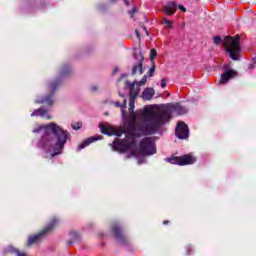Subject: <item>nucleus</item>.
I'll list each match as a JSON object with an SVG mask.
<instances>
[{
    "label": "nucleus",
    "instance_id": "f257e3e1",
    "mask_svg": "<svg viewBox=\"0 0 256 256\" xmlns=\"http://www.w3.org/2000/svg\"><path fill=\"white\" fill-rule=\"evenodd\" d=\"M140 117L146 121L145 124H136L126 133V139L141 137L142 135H157L161 131L163 125L171 119V111L168 109L153 111V108L146 106L141 112Z\"/></svg>",
    "mask_w": 256,
    "mask_h": 256
},
{
    "label": "nucleus",
    "instance_id": "f03ea898",
    "mask_svg": "<svg viewBox=\"0 0 256 256\" xmlns=\"http://www.w3.org/2000/svg\"><path fill=\"white\" fill-rule=\"evenodd\" d=\"M39 130L44 131L40 139V145H43V147H52L53 141H56L54 153H52L51 156L55 157V155H61L63 149H65L67 139H71V134L53 122L40 126Z\"/></svg>",
    "mask_w": 256,
    "mask_h": 256
},
{
    "label": "nucleus",
    "instance_id": "7ed1b4c3",
    "mask_svg": "<svg viewBox=\"0 0 256 256\" xmlns=\"http://www.w3.org/2000/svg\"><path fill=\"white\" fill-rule=\"evenodd\" d=\"M241 37L239 35L233 36H226L223 40L220 36L214 37V45H223L224 51L228 53L230 59L232 61H239L241 59V44L239 40Z\"/></svg>",
    "mask_w": 256,
    "mask_h": 256
},
{
    "label": "nucleus",
    "instance_id": "20e7f679",
    "mask_svg": "<svg viewBox=\"0 0 256 256\" xmlns=\"http://www.w3.org/2000/svg\"><path fill=\"white\" fill-rule=\"evenodd\" d=\"M69 73H71V68L67 64H64L60 71V78H57L56 80H53L48 84L49 94L36 99L35 102L38 105H47L48 107H51L53 103H55V99L53 98V96L55 95V91H57V89H59V86L61 85V79H63V77H67Z\"/></svg>",
    "mask_w": 256,
    "mask_h": 256
},
{
    "label": "nucleus",
    "instance_id": "39448f33",
    "mask_svg": "<svg viewBox=\"0 0 256 256\" xmlns=\"http://www.w3.org/2000/svg\"><path fill=\"white\" fill-rule=\"evenodd\" d=\"M135 147H137V142L134 139H118L113 141V150L118 151V153H127V151H130L131 155L133 157H137V150H135Z\"/></svg>",
    "mask_w": 256,
    "mask_h": 256
},
{
    "label": "nucleus",
    "instance_id": "423d86ee",
    "mask_svg": "<svg viewBox=\"0 0 256 256\" xmlns=\"http://www.w3.org/2000/svg\"><path fill=\"white\" fill-rule=\"evenodd\" d=\"M59 225V219L53 218L50 220L49 224L45 226L38 234L31 235L28 237L26 247H33V245H37L47 233H51Z\"/></svg>",
    "mask_w": 256,
    "mask_h": 256
},
{
    "label": "nucleus",
    "instance_id": "0eeeda50",
    "mask_svg": "<svg viewBox=\"0 0 256 256\" xmlns=\"http://www.w3.org/2000/svg\"><path fill=\"white\" fill-rule=\"evenodd\" d=\"M140 153L142 155H155L157 148L152 137L143 138L139 144Z\"/></svg>",
    "mask_w": 256,
    "mask_h": 256
},
{
    "label": "nucleus",
    "instance_id": "6e6552de",
    "mask_svg": "<svg viewBox=\"0 0 256 256\" xmlns=\"http://www.w3.org/2000/svg\"><path fill=\"white\" fill-rule=\"evenodd\" d=\"M166 161L168 163H171L172 165H180V167H183L185 165H193V163H195L197 159L193 157L191 154H186L180 157L172 156L166 158Z\"/></svg>",
    "mask_w": 256,
    "mask_h": 256
},
{
    "label": "nucleus",
    "instance_id": "1a4fd4ad",
    "mask_svg": "<svg viewBox=\"0 0 256 256\" xmlns=\"http://www.w3.org/2000/svg\"><path fill=\"white\" fill-rule=\"evenodd\" d=\"M111 231L116 239V241L120 245H129V238H127V235L123 231V228L119 226V224L114 223L111 226Z\"/></svg>",
    "mask_w": 256,
    "mask_h": 256
},
{
    "label": "nucleus",
    "instance_id": "9d476101",
    "mask_svg": "<svg viewBox=\"0 0 256 256\" xmlns=\"http://www.w3.org/2000/svg\"><path fill=\"white\" fill-rule=\"evenodd\" d=\"M134 59L138 60L132 67L131 75H137V72L140 75L145 73V69H143V61H145V57H143V53L139 52V54L134 53Z\"/></svg>",
    "mask_w": 256,
    "mask_h": 256
},
{
    "label": "nucleus",
    "instance_id": "9b49d317",
    "mask_svg": "<svg viewBox=\"0 0 256 256\" xmlns=\"http://www.w3.org/2000/svg\"><path fill=\"white\" fill-rule=\"evenodd\" d=\"M175 135L178 139H189V126L185 122H178L176 125Z\"/></svg>",
    "mask_w": 256,
    "mask_h": 256
},
{
    "label": "nucleus",
    "instance_id": "f8f14e48",
    "mask_svg": "<svg viewBox=\"0 0 256 256\" xmlns=\"http://www.w3.org/2000/svg\"><path fill=\"white\" fill-rule=\"evenodd\" d=\"M236 75L237 72L235 70H226L218 80L219 85H226V83H229V79H233Z\"/></svg>",
    "mask_w": 256,
    "mask_h": 256
},
{
    "label": "nucleus",
    "instance_id": "ddd939ff",
    "mask_svg": "<svg viewBox=\"0 0 256 256\" xmlns=\"http://www.w3.org/2000/svg\"><path fill=\"white\" fill-rule=\"evenodd\" d=\"M163 11L165 15H168V16L175 15L177 11V3L173 1L168 2L167 5L163 7Z\"/></svg>",
    "mask_w": 256,
    "mask_h": 256
},
{
    "label": "nucleus",
    "instance_id": "4468645a",
    "mask_svg": "<svg viewBox=\"0 0 256 256\" xmlns=\"http://www.w3.org/2000/svg\"><path fill=\"white\" fill-rule=\"evenodd\" d=\"M154 95H155V90L153 88H146L142 92L141 97L144 101H151Z\"/></svg>",
    "mask_w": 256,
    "mask_h": 256
},
{
    "label": "nucleus",
    "instance_id": "2eb2a0df",
    "mask_svg": "<svg viewBox=\"0 0 256 256\" xmlns=\"http://www.w3.org/2000/svg\"><path fill=\"white\" fill-rule=\"evenodd\" d=\"M99 127L103 135H108L109 137L115 135V130L113 129V127L105 126L103 124H100Z\"/></svg>",
    "mask_w": 256,
    "mask_h": 256
},
{
    "label": "nucleus",
    "instance_id": "dca6fc26",
    "mask_svg": "<svg viewBox=\"0 0 256 256\" xmlns=\"http://www.w3.org/2000/svg\"><path fill=\"white\" fill-rule=\"evenodd\" d=\"M95 141H99V137L93 136L88 138L86 141L82 142L78 146V151H81V149H85V147H89V145H91V143H95Z\"/></svg>",
    "mask_w": 256,
    "mask_h": 256
},
{
    "label": "nucleus",
    "instance_id": "f3484780",
    "mask_svg": "<svg viewBox=\"0 0 256 256\" xmlns=\"http://www.w3.org/2000/svg\"><path fill=\"white\" fill-rule=\"evenodd\" d=\"M137 124V115L135 112H131L129 116L128 129L129 131L135 127Z\"/></svg>",
    "mask_w": 256,
    "mask_h": 256
},
{
    "label": "nucleus",
    "instance_id": "a211bd4d",
    "mask_svg": "<svg viewBox=\"0 0 256 256\" xmlns=\"http://www.w3.org/2000/svg\"><path fill=\"white\" fill-rule=\"evenodd\" d=\"M139 95V90L135 89V83L130 84V100L135 101Z\"/></svg>",
    "mask_w": 256,
    "mask_h": 256
},
{
    "label": "nucleus",
    "instance_id": "6ab92c4d",
    "mask_svg": "<svg viewBox=\"0 0 256 256\" xmlns=\"http://www.w3.org/2000/svg\"><path fill=\"white\" fill-rule=\"evenodd\" d=\"M171 109H173V111H176L178 113V115H184V113H187V110L185 109V107H183L177 103L172 105Z\"/></svg>",
    "mask_w": 256,
    "mask_h": 256
},
{
    "label": "nucleus",
    "instance_id": "aec40b11",
    "mask_svg": "<svg viewBox=\"0 0 256 256\" xmlns=\"http://www.w3.org/2000/svg\"><path fill=\"white\" fill-rule=\"evenodd\" d=\"M35 115H39L40 117H45L47 115V110L45 108H38L33 111L31 114L32 117H35Z\"/></svg>",
    "mask_w": 256,
    "mask_h": 256
},
{
    "label": "nucleus",
    "instance_id": "412c9836",
    "mask_svg": "<svg viewBox=\"0 0 256 256\" xmlns=\"http://www.w3.org/2000/svg\"><path fill=\"white\" fill-rule=\"evenodd\" d=\"M9 253H15L17 256H27V252H21L19 249L10 246L8 248Z\"/></svg>",
    "mask_w": 256,
    "mask_h": 256
},
{
    "label": "nucleus",
    "instance_id": "4be33fe9",
    "mask_svg": "<svg viewBox=\"0 0 256 256\" xmlns=\"http://www.w3.org/2000/svg\"><path fill=\"white\" fill-rule=\"evenodd\" d=\"M155 59H157V50L155 48H152L150 50V61H151V63H154L153 61H155Z\"/></svg>",
    "mask_w": 256,
    "mask_h": 256
},
{
    "label": "nucleus",
    "instance_id": "5701e85b",
    "mask_svg": "<svg viewBox=\"0 0 256 256\" xmlns=\"http://www.w3.org/2000/svg\"><path fill=\"white\" fill-rule=\"evenodd\" d=\"M155 62H152V66L150 67V69L147 72V77H153L155 75Z\"/></svg>",
    "mask_w": 256,
    "mask_h": 256
},
{
    "label": "nucleus",
    "instance_id": "b1692460",
    "mask_svg": "<svg viewBox=\"0 0 256 256\" xmlns=\"http://www.w3.org/2000/svg\"><path fill=\"white\" fill-rule=\"evenodd\" d=\"M70 237L73 241H79V234L76 231H70Z\"/></svg>",
    "mask_w": 256,
    "mask_h": 256
},
{
    "label": "nucleus",
    "instance_id": "393cba45",
    "mask_svg": "<svg viewBox=\"0 0 256 256\" xmlns=\"http://www.w3.org/2000/svg\"><path fill=\"white\" fill-rule=\"evenodd\" d=\"M129 112L135 113V101L129 100Z\"/></svg>",
    "mask_w": 256,
    "mask_h": 256
},
{
    "label": "nucleus",
    "instance_id": "a878e982",
    "mask_svg": "<svg viewBox=\"0 0 256 256\" xmlns=\"http://www.w3.org/2000/svg\"><path fill=\"white\" fill-rule=\"evenodd\" d=\"M163 23H165L167 25L168 29H173V22L170 20H167V18H163L162 19Z\"/></svg>",
    "mask_w": 256,
    "mask_h": 256
},
{
    "label": "nucleus",
    "instance_id": "bb28decb",
    "mask_svg": "<svg viewBox=\"0 0 256 256\" xmlns=\"http://www.w3.org/2000/svg\"><path fill=\"white\" fill-rule=\"evenodd\" d=\"M147 75L145 74L140 81H138V87H143L147 83Z\"/></svg>",
    "mask_w": 256,
    "mask_h": 256
},
{
    "label": "nucleus",
    "instance_id": "cd10ccee",
    "mask_svg": "<svg viewBox=\"0 0 256 256\" xmlns=\"http://www.w3.org/2000/svg\"><path fill=\"white\" fill-rule=\"evenodd\" d=\"M115 107H121V111H122V117H125L126 116V112L125 110H123V106L121 105V103L119 101L115 102L114 103Z\"/></svg>",
    "mask_w": 256,
    "mask_h": 256
},
{
    "label": "nucleus",
    "instance_id": "c85d7f7f",
    "mask_svg": "<svg viewBox=\"0 0 256 256\" xmlns=\"http://www.w3.org/2000/svg\"><path fill=\"white\" fill-rule=\"evenodd\" d=\"M135 13H137L136 8H132L131 10L128 11V14L130 15L131 19H135Z\"/></svg>",
    "mask_w": 256,
    "mask_h": 256
},
{
    "label": "nucleus",
    "instance_id": "c756f323",
    "mask_svg": "<svg viewBox=\"0 0 256 256\" xmlns=\"http://www.w3.org/2000/svg\"><path fill=\"white\" fill-rule=\"evenodd\" d=\"M165 87H167V79L163 78V79L161 80V88H162V89H165Z\"/></svg>",
    "mask_w": 256,
    "mask_h": 256
},
{
    "label": "nucleus",
    "instance_id": "7c9ffc66",
    "mask_svg": "<svg viewBox=\"0 0 256 256\" xmlns=\"http://www.w3.org/2000/svg\"><path fill=\"white\" fill-rule=\"evenodd\" d=\"M178 9H180L182 13H187V9L183 5H178Z\"/></svg>",
    "mask_w": 256,
    "mask_h": 256
},
{
    "label": "nucleus",
    "instance_id": "2f4dec72",
    "mask_svg": "<svg viewBox=\"0 0 256 256\" xmlns=\"http://www.w3.org/2000/svg\"><path fill=\"white\" fill-rule=\"evenodd\" d=\"M82 125L78 124L77 126L72 125V129H74L75 131H79V129H81Z\"/></svg>",
    "mask_w": 256,
    "mask_h": 256
},
{
    "label": "nucleus",
    "instance_id": "473e14b6",
    "mask_svg": "<svg viewBox=\"0 0 256 256\" xmlns=\"http://www.w3.org/2000/svg\"><path fill=\"white\" fill-rule=\"evenodd\" d=\"M122 107H123V110L127 108V99H124V100H123V105H122Z\"/></svg>",
    "mask_w": 256,
    "mask_h": 256
},
{
    "label": "nucleus",
    "instance_id": "72a5a7b5",
    "mask_svg": "<svg viewBox=\"0 0 256 256\" xmlns=\"http://www.w3.org/2000/svg\"><path fill=\"white\" fill-rule=\"evenodd\" d=\"M187 255H188V256L193 255V250H191V248H188V249H187Z\"/></svg>",
    "mask_w": 256,
    "mask_h": 256
},
{
    "label": "nucleus",
    "instance_id": "f704fd0d",
    "mask_svg": "<svg viewBox=\"0 0 256 256\" xmlns=\"http://www.w3.org/2000/svg\"><path fill=\"white\" fill-rule=\"evenodd\" d=\"M135 33H136L137 39H141V34L139 33V31L137 29L135 30Z\"/></svg>",
    "mask_w": 256,
    "mask_h": 256
},
{
    "label": "nucleus",
    "instance_id": "c9c22d12",
    "mask_svg": "<svg viewBox=\"0 0 256 256\" xmlns=\"http://www.w3.org/2000/svg\"><path fill=\"white\" fill-rule=\"evenodd\" d=\"M97 89H98L97 86H92L91 87V91H93V92L97 91Z\"/></svg>",
    "mask_w": 256,
    "mask_h": 256
},
{
    "label": "nucleus",
    "instance_id": "e433bc0d",
    "mask_svg": "<svg viewBox=\"0 0 256 256\" xmlns=\"http://www.w3.org/2000/svg\"><path fill=\"white\" fill-rule=\"evenodd\" d=\"M39 3L40 5H47V2H45V0H41Z\"/></svg>",
    "mask_w": 256,
    "mask_h": 256
},
{
    "label": "nucleus",
    "instance_id": "4c0bfd02",
    "mask_svg": "<svg viewBox=\"0 0 256 256\" xmlns=\"http://www.w3.org/2000/svg\"><path fill=\"white\" fill-rule=\"evenodd\" d=\"M163 225H169V220H164Z\"/></svg>",
    "mask_w": 256,
    "mask_h": 256
},
{
    "label": "nucleus",
    "instance_id": "58836bf2",
    "mask_svg": "<svg viewBox=\"0 0 256 256\" xmlns=\"http://www.w3.org/2000/svg\"><path fill=\"white\" fill-rule=\"evenodd\" d=\"M117 71H119V68H115V69L113 70V75H115V73H117Z\"/></svg>",
    "mask_w": 256,
    "mask_h": 256
},
{
    "label": "nucleus",
    "instance_id": "ea45409f",
    "mask_svg": "<svg viewBox=\"0 0 256 256\" xmlns=\"http://www.w3.org/2000/svg\"><path fill=\"white\" fill-rule=\"evenodd\" d=\"M125 5H129V0H123Z\"/></svg>",
    "mask_w": 256,
    "mask_h": 256
},
{
    "label": "nucleus",
    "instance_id": "a19ab883",
    "mask_svg": "<svg viewBox=\"0 0 256 256\" xmlns=\"http://www.w3.org/2000/svg\"><path fill=\"white\" fill-rule=\"evenodd\" d=\"M110 3H117V0H109Z\"/></svg>",
    "mask_w": 256,
    "mask_h": 256
},
{
    "label": "nucleus",
    "instance_id": "79ce46f5",
    "mask_svg": "<svg viewBox=\"0 0 256 256\" xmlns=\"http://www.w3.org/2000/svg\"><path fill=\"white\" fill-rule=\"evenodd\" d=\"M72 243H73V241L70 240L67 242V245H71Z\"/></svg>",
    "mask_w": 256,
    "mask_h": 256
},
{
    "label": "nucleus",
    "instance_id": "37998d69",
    "mask_svg": "<svg viewBox=\"0 0 256 256\" xmlns=\"http://www.w3.org/2000/svg\"><path fill=\"white\" fill-rule=\"evenodd\" d=\"M143 31H147V27L143 26L142 27Z\"/></svg>",
    "mask_w": 256,
    "mask_h": 256
},
{
    "label": "nucleus",
    "instance_id": "c03bdc74",
    "mask_svg": "<svg viewBox=\"0 0 256 256\" xmlns=\"http://www.w3.org/2000/svg\"><path fill=\"white\" fill-rule=\"evenodd\" d=\"M119 97H122V98H123V97H125V95H123V94L119 93Z\"/></svg>",
    "mask_w": 256,
    "mask_h": 256
},
{
    "label": "nucleus",
    "instance_id": "a18cd8bd",
    "mask_svg": "<svg viewBox=\"0 0 256 256\" xmlns=\"http://www.w3.org/2000/svg\"><path fill=\"white\" fill-rule=\"evenodd\" d=\"M145 33H146V35H149V30H146Z\"/></svg>",
    "mask_w": 256,
    "mask_h": 256
},
{
    "label": "nucleus",
    "instance_id": "49530a36",
    "mask_svg": "<svg viewBox=\"0 0 256 256\" xmlns=\"http://www.w3.org/2000/svg\"><path fill=\"white\" fill-rule=\"evenodd\" d=\"M47 119H51V116H47Z\"/></svg>",
    "mask_w": 256,
    "mask_h": 256
},
{
    "label": "nucleus",
    "instance_id": "de8ad7c7",
    "mask_svg": "<svg viewBox=\"0 0 256 256\" xmlns=\"http://www.w3.org/2000/svg\"><path fill=\"white\" fill-rule=\"evenodd\" d=\"M117 137H121V134H117Z\"/></svg>",
    "mask_w": 256,
    "mask_h": 256
},
{
    "label": "nucleus",
    "instance_id": "09e8293b",
    "mask_svg": "<svg viewBox=\"0 0 256 256\" xmlns=\"http://www.w3.org/2000/svg\"><path fill=\"white\" fill-rule=\"evenodd\" d=\"M122 77H127V75H122Z\"/></svg>",
    "mask_w": 256,
    "mask_h": 256
}]
</instances>
